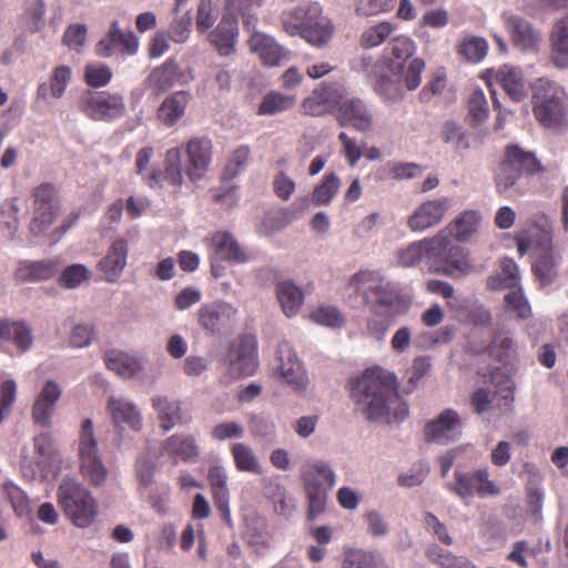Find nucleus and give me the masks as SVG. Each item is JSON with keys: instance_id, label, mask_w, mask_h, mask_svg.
<instances>
[{"instance_id": "obj_1", "label": "nucleus", "mask_w": 568, "mask_h": 568, "mask_svg": "<svg viewBox=\"0 0 568 568\" xmlns=\"http://www.w3.org/2000/svg\"><path fill=\"white\" fill-rule=\"evenodd\" d=\"M357 412L368 420L388 419L390 412L396 420H403L407 407L395 392V377L379 368H368L358 377L351 389Z\"/></svg>"}, {"instance_id": "obj_2", "label": "nucleus", "mask_w": 568, "mask_h": 568, "mask_svg": "<svg viewBox=\"0 0 568 568\" xmlns=\"http://www.w3.org/2000/svg\"><path fill=\"white\" fill-rule=\"evenodd\" d=\"M187 163L183 170L181 163L182 151L180 148L169 149L165 153L164 172L154 170L145 181L151 187L159 185L161 178L172 185L181 186L183 172L192 182L200 181L207 172L212 159V143L205 138H193L186 143Z\"/></svg>"}, {"instance_id": "obj_3", "label": "nucleus", "mask_w": 568, "mask_h": 568, "mask_svg": "<svg viewBox=\"0 0 568 568\" xmlns=\"http://www.w3.org/2000/svg\"><path fill=\"white\" fill-rule=\"evenodd\" d=\"M281 22L287 34L298 36L316 48L326 45L334 34L331 19L323 13V8L317 2L303 3L284 10Z\"/></svg>"}, {"instance_id": "obj_4", "label": "nucleus", "mask_w": 568, "mask_h": 568, "mask_svg": "<svg viewBox=\"0 0 568 568\" xmlns=\"http://www.w3.org/2000/svg\"><path fill=\"white\" fill-rule=\"evenodd\" d=\"M348 286L364 296L366 304L375 314L395 316L400 297L394 284L384 281L377 272L359 271L351 276Z\"/></svg>"}, {"instance_id": "obj_5", "label": "nucleus", "mask_w": 568, "mask_h": 568, "mask_svg": "<svg viewBox=\"0 0 568 568\" xmlns=\"http://www.w3.org/2000/svg\"><path fill=\"white\" fill-rule=\"evenodd\" d=\"M58 501L64 514L79 528H87L98 515V504L77 479L63 478L58 488Z\"/></svg>"}, {"instance_id": "obj_6", "label": "nucleus", "mask_w": 568, "mask_h": 568, "mask_svg": "<svg viewBox=\"0 0 568 568\" xmlns=\"http://www.w3.org/2000/svg\"><path fill=\"white\" fill-rule=\"evenodd\" d=\"M301 479L308 500L312 518L323 513L327 491L336 485V474L329 463L323 459H307L301 468Z\"/></svg>"}, {"instance_id": "obj_7", "label": "nucleus", "mask_w": 568, "mask_h": 568, "mask_svg": "<svg viewBox=\"0 0 568 568\" xmlns=\"http://www.w3.org/2000/svg\"><path fill=\"white\" fill-rule=\"evenodd\" d=\"M534 114L547 128L561 124L566 118V93L554 81L539 79L532 85Z\"/></svg>"}, {"instance_id": "obj_8", "label": "nucleus", "mask_w": 568, "mask_h": 568, "mask_svg": "<svg viewBox=\"0 0 568 568\" xmlns=\"http://www.w3.org/2000/svg\"><path fill=\"white\" fill-rule=\"evenodd\" d=\"M540 165L531 152H526L517 145L506 149L505 158L495 172L496 191L507 195L518 184L521 175L539 171Z\"/></svg>"}, {"instance_id": "obj_9", "label": "nucleus", "mask_w": 568, "mask_h": 568, "mask_svg": "<svg viewBox=\"0 0 568 568\" xmlns=\"http://www.w3.org/2000/svg\"><path fill=\"white\" fill-rule=\"evenodd\" d=\"M78 455L83 478L94 486H102L109 476V470L99 454L93 422L90 418L82 422L78 439Z\"/></svg>"}, {"instance_id": "obj_10", "label": "nucleus", "mask_w": 568, "mask_h": 568, "mask_svg": "<svg viewBox=\"0 0 568 568\" xmlns=\"http://www.w3.org/2000/svg\"><path fill=\"white\" fill-rule=\"evenodd\" d=\"M552 233L551 223L544 219L541 236L536 240V257L532 263L534 275L542 287L555 284L560 276L562 256L552 244Z\"/></svg>"}, {"instance_id": "obj_11", "label": "nucleus", "mask_w": 568, "mask_h": 568, "mask_svg": "<svg viewBox=\"0 0 568 568\" xmlns=\"http://www.w3.org/2000/svg\"><path fill=\"white\" fill-rule=\"evenodd\" d=\"M500 274L488 278V286L493 290L509 288L510 291L505 295L507 310L515 313L518 318L529 317L531 310L519 286L520 275L517 264L514 260L505 257L500 262Z\"/></svg>"}, {"instance_id": "obj_12", "label": "nucleus", "mask_w": 568, "mask_h": 568, "mask_svg": "<svg viewBox=\"0 0 568 568\" xmlns=\"http://www.w3.org/2000/svg\"><path fill=\"white\" fill-rule=\"evenodd\" d=\"M79 109L92 120L111 121L124 115L125 103L118 93L85 91L80 97Z\"/></svg>"}, {"instance_id": "obj_13", "label": "nucleus", "mask_w": 568, "mask_h": 568, "mask_svg": "<svg viewBox=\"0 0 568 568\" xmlns=\"http://www.w3.org/2000/svg\"><path fill=\"white\" fill-rule=\"evenodd\" d=\"M455 481L448 485L450 491L462 499H468L475 495L485 498L497 496L500 490L489 478L487 468L473 471H459L454 474Z\"/></svg>"}, {"instance_id": "obj_14", "label": "nucleus", "mask_w": 568, "mask_h": 568, "mask_svg": "<svg viewBox=\"0 0 568 568\" xmlns=\"http://www.w3.org/2000/svg\"><path fill=\"white\" fill-rule=\"evenodd\" d=\"M33 217L30 231L34 235L43 234L55 221L60 212L57 191L51 184L39 185L33 191Z\"/></svg>"}, {"instance_id": "obj_15", "label": "nucleus", "mask_w": 568, "mask_h": 568, "mask_svg": "<svg viewBox=\"0 0 568 568\" xmlns=\"http://www.w3.org/2000/svg\"><path fill=\"white\" fill-rule=\"evenodd\" d=\"M346 99V90L339 83H322L302 103L305 114L320 116L329 112H338Z\"/></svg>"}, {"instance_id": "obj_16", "label": "nucleus", "mask_w": 568, "mask_h": 568, "mask_svg": "<svg viewBox=\"0 0 568 568\" xmlns=\"http://www.w3.org/2000/svg\"><path fill=\"white\" fill-rule=\"evenodd\" d=\"M139 39L131 30H122L118 20L110 23L106 34L97 43L95 54L110 58L116 53L134 55L139 51Z\"/></svg>"}, {"instance_id": "obj_17", "label": "nucleus", "mask_w": 568, "mask_h": 568, "mask_svg": "<svg viewBox=\"0 0 568 568\" xmlns=\"http://www.w3.org/2000/svg\"><path fill=\"white\" fill-rule=\"evenodd\" d=\"M106 412L118 432L130 430L140 433L143 428V416L139 406L124 396H109Z\"/></svg>"}, {"instance_id": "obj_18", "label": "nucleus", "mask_w": 568, "mask_h": 568, "mask_svg": "<svg viewBox=\"0 0 568 568\" xmlns=\"http://www.w3.org/2000/svg\"><path fill=\"white\" fill-rule=\"evenodd\" d=\"M277 359V372L285 383L295 392L306 390L310 383L307 373L288 343L283 342L278 345Z\"/></svg>"}, {"instance_id": "obj_19", "label": "nucleus", "mask_w": 568, "mask_h": 568, "mask_svg": "<svg viewBox=\"0 0 568 568\" xmlns=\"http://www.w3.org/2000/svg\"><path fill=\"white\" fill-rule=\"evenodd\" d=\"M453 199L442 196L419 204L407 220L413 232H423L439 224L452 209Z\"/></svg>"}, {"instance_id": "obj_20", "label": "nucleus", "mask_w": 568, "mask_h": 568, "mask_svg": "<svg viewBox=\"0 0 568 568\" xmlns=\"http://www.w3.org/2000/svg\"><path fill=\"white\" fill-rule=\"evenodd\" d=\"M463 419L454 409L443 410L436 418L425 426L427 442L448 444L458 440L463 433Z\"/></svg>"}, {"instance_id": "obj_21", "label": "nucleus", "mask_w": 568, "mask_h": 568, "mask_svg": "<svg viewBox=\"0 0 568 568\" xmlns=\"http://www.w3.org/2000/svg\"><path fill=\"white\" fill-rule=\"evenodd\" d=\"M484 78L489 87L499 85L514 102H520L527 95L524 74L517 67L504 64L497 70L488 69Z\"/></svg>"}, {"instance_id": "obj_22", "label": "nucleus", "mask_w": 568, "mask_h": 568, "mask_svg": "<svg viewBox=\"0 0 568 568\" xmlns=\"http://www.w3.org/2000/svg\"><path fill=\"white\" fill-rule=\"evenodd\" d=\"M237 308L231 303L217 301L203 304L197 312L200 325L207 332L221 333L236 321Z\"/></svg>"}, {"instance_id": "obj_23", "label": "nucleus", "mask_w": 568, "mask_h": 568, "mask_svg": "<svg viewBox=\"0 0 568 568\" xmlns=\"http://www.w3.org/2000/svg\"><path fill=\"white\" fill-rule=\"evenodd\" d=\"M336 120L342 126H351L366 133L374 128V116L367 104L358 98H346L339 105Z\"/></svg>"}, {"instance_id": "obj_24", "label": "nucleus", "mask_w": 568, "mask_h": 568, "mask_svg": "<svg viewBox=\"0 0 568 568\" xmlns=\"http://www.w3.org/2000/svg\"><path fill=\"white\" fill-rule=\"evenodd\" d=\"M230 373L240 378L254 374L257 368L256 342L253 336H244L229 354Z\"/></svg>"}, {"instance_id": "obj_25", "label": "nucleus", "mask_w": 568, "mask_h": 568, "mask_svg": "<svg viewBox=\"0 0 568 568\" xmlns=\"http://www.w3.org/2000/svg\"><path fill=\"white\" fill-rule=\"evenodd\" d=\"M436 267L449 276H463L473 270L468 253L459 245L436 246Z\"/></svg>"}, {"instance_id": "obj_26", "label": "nucleus", "mask_w": 568, "mask_h": 568, "mask_svg": "<svg viewBox=\"0 0 568 568\" xmlns=\"http://www.w3.org/2000/svg\"><path fill=\"white\" fill-rule=\"evenodd\" d=\"M505 27L515 45L523 51H536L541 41V32L531 23L516 14H505Z\"/></svg>"}, {"instance_id": "obj_27", "label": "nucleus", "mask_w": 568, "mask_h": 568, "mask_svg": "<svg viewBox=\"0 0 568 568\" xmlns=\"http://www.w3.org/2000/svg\"><path fill=\"white\" fill-rule=\"evenodd\" d=\"M61 394L62 388L57 382L52 379L45 382L32 406V418L36 424L43 427L51 426V418Z\"/></svg>"}, {"instance_id": "obj_28", "label": "nucleus", "mask_w": 568, "mask_h": 568, "mask_svg": "<svg viewBox=\"0 0 568 568\" xmlns=\"http://www.w3.org/2000/svg\"><path fill=\"white\" fill-rule=\"evenodd\" d=\"M227 478V471L222 465H213L209 468L207 479L212 488L214 505L220 511L222 520L232 527Z\"/></svg>"}, {"instance_id": "obj_29", "label": "nucleus", "mask_w": 568, "mask_h": 568, "mask_svg": "<svg viewBox=\"0 0 568 568\" xmlns=\"http://www.w3.org/2000/svg\"><path fill=\"white\" fill-rule=\"evenodd\" d=\"M129 244L124 239L112 242L103 258L98 263L103 278L109 283H115L122 275L128 260Z\"/></svg>"}, {"instance_id": "obj_30", "label": "nucleus", "mask_w": 568, "mask_h": 568, "mask_svg": "<svg viewBox=\"0 0 568 568\" xmlns=\"http://www.w3.org/2000/svg\"><path fill=\"white\" fill-rule=\"evenodd\" d=\"M211 246L215 256L222 261L242 264L252 260V255L240 245L230 232H215L211 236Z\"/></svg>"}, {"instance_id": "obj_31", "label": "nucleus", "mask_w": 568, "mask_h": 568, "mask_svg": "<svg viewBox=\"0 0 568 568\" xmlns=\"http://www.w3.org/2000/svg\"><path fill=\"white\" fill-rule=\"evenodd\" d=\"M104 363L108 369L125 379L136 377L144 369L143 357L119 349L105 352Z\"/></svg>"}, {"instance_id": "obj_32", "label": "nucleus", "mask_w": 568, "mask_h": 568, "mask_svg": "<svg viewBox=\"0 0 568 568\" xmlns=\"http://www.w3.org/2000/svg\"><path fill=\"white\" fill-rule=\"evenodd\" d=\"M161 452L174 463L191 462L200 455V447L193 435L174 434L162 443Z\"/></svg>"}, {"instance_id": "obj_33", "label": "nucleus", "mask_w": 568, "mask_h": 568, "mask_svg": "<svg viewBox=\"0 0 568 568\" xmlns=\"http://www.w3.org/2000/svg\"><path fill=\"white\" fill-rule=\"evenodd\" d=\"M33 343L31 327L24 322L0 321V348L14 345L20 352H27Z\"/></svg>"}, {"instance_id": "obj_34", "label": "nucleus", "mask_w": 568, "mask_h": 568, "mask_svg": "<svg viewBox=\"0 0 568 568\" xmlns=\"http://www.w3.org/2000/svg\"><path fill=\"white\" fill-rule=\"evenodd\" d=\"M237 18L231 14H223L217 27L209 34L210 42L221 55H230L235 48L239 34Z\"/></svg>"}, {"instance_id": "obj_35", "label": "nucleus", "mask_w": 568, "mask_h": 568, "mask_svg": "<svg viewBox=\"0 0 568 568\" xmlns=\"http://www.w3.org/2000/svg\"><path fill=\"white\" fill-rule=\"evenodd\" d=\"M248 40L250 48L257 53L264 64L275 67L286 57V51L271 36L251 30Z\"/></svg>"}, {"instance_id": "obj_36", "label": "nucleus", "mask_w": 568, "mask_h": 568, "mask_svg": "<svg viewBox=\"0 0 568 568\" xmlns=\"http://www.w3.org/2000/svg\"><path fill=\"white\" fill-rule=\"evenodd\" d=\"M415 52L414 41L405 36L396 37L390 40L386 48V64L392 73L404 72V65Z\"/></svg>"}, {"instance_id": "obj_37", "label": "nucleus", "mask_w": 568, "mask_h": 568, "mask_svg": "<svg viewBox=\"0 0 568 568\" xmlns=\"http://www.w3.org/2000/svg\"><path fill=\"white\" fill-rule=\"evenodd\" d=\"M151 404L164 432H170L182 422V404L180 400L164 395H155L151 398Z\"/></svg>"}, {"instance_id": "obj_38", "label": "nucleus", "mask_w": 568, "mask_h": 568, "mask_svg": "<svg viewBox=\"0 0 568 568\" xmlns=\"http://www.w3.org/2000/svg\"><path fill=\"white\" fill-rule=\"evenodd\" d=\"M190 95L185 91H176L168 95L158 109L159 120L166 126L174 125L185 114Z\"/></svg>"}, {"instance_id": "obj_39", "label": "nucleus", "mask_w": 568, "mask_h": 568, "mask_svg": "<svg viewBox=\"0 0 568 568\" xmlns=\"http://www.w3.org/2000/svg\"><path fill=\"white\" fill-rule=\"evenodd\" d=\"M551 61L560 68H568V16L559 19L550 33Z\"/></svg>"}, {"instance_id": "obj_40", "label": "nucleus", "mask_w": 568, "mask_h": 568, "mask_svg": "<svg viewBox=\"0 0 568 568\" xmlns=\"http://www.w3.org/2000/svg\"><path fill=\"white\" fill-rule=\"evenodd\" d=\"M59 271L57 260H42L37 262H21L16 275L24 282H38L52 278Z\"/></svg>"}, {"instance_id": "obj_41", "label": "nucleus", "mask_w": 568, "mask_h": 568, "mask_svg": "<svg viewBox=\"0 0 568 568\" xmlns=\"http://www.w3.org/2000/svg\"><path fill=\"white\" fill-rule=\"evenodd\" d=\"M72 79V71L67 65H59L52 70L49 83L39 84L37 95L39 99L47 100L49 95L60 99L63 97Z\"/></svg>"}, {"instance_id": "obj_42", "label": "nucleus", "mask_w": 568, "mask_h": 568, "mask_svg": "<svg viewBox=\"0 0 568 568\" xmlns=\"http://www.w3.org/2000/svg\"><path fill=\"white\" fill-rule=\"evenodd\" d=\"M436 244V239L413 242L397 252V261L404 267L415 266L424 257L435 256Z\"/></svg>"}, {"instance_id": "obj_43", "label": "nucleus", "mask_w": 568, "mask_h": 568, "mask_svg": "<svg viewBox=\"0 0 568 568\" xmlns=\"http://www.w3.org/2000/svg\"><path fill=\"white\" fill-rule=\"evenodd\" d=\"M235 468L242 473L260 475L263 471L262 464L254 449L246 443L236 442L230 447Z\"/></svg>"}, {"instance_id": "obj_44", "label": "nucleus", "mask_w": 568, "mask_h": 568, "mask_svg": "<svg viewBox=\"0 0 568 568\" xmlns=\"http://www.w3.org/2000/svg\"><path fill=\"white\" fill-rule=\"evenodd\" d=\"M424 169L415 162H386L376 173L379 181L386 180H412L422 175Z\"/></svg>"}, {"instance_id": "obj_45", "label": "nucleus", "mask_w": 568, "mask_h": 568, "mask_svg": "<svg viewBox=\"0 0 568 568\" xmlns=\"http://www.w3.org/2000/svg\"><path fill=\"white\" fill-rule=\"evenodd\" d=\"M277 300L286 316L292 317L297 314L303 305L304 294L302 290L291 281H283L276 286Z\"/></svg>"}, {"instance_id": "obj_46", "label": "nucleus", "mask_w": 568, "mask_h": 568, "mask_svg": "<svg viewBox=\"0 0 568 568\" xmlns=\"http://www.w3.org/2000/svg\"><path fill=\"white\" fill-rule=\"evenodd\" d=\"M296 97L285 94L278 91L267 92L261 100L257 114L263 116H272L294 108Z\"/></svg>"}, {"instance_id": "obj_47", "label": "nucleus", "mask_w": 568, "mask_h": 568, "mask_svg": "<svg viewBox=\"0 0 568 568\" xmlns=\"http://www.w3.org/2000/svg\"><path fill=\"white\" fill-rule=\"evenodd\" d=\"M458 54L469 63H479L488 52L486 39L474 34H464L457 44Z\"/></svg>"}, {"instance_id": "obj_48", "label": "nucleus", "mask_w": 568, "mask_h": 568, "mask_svg": "<svg viewBox=\"0 0 568 568\" xmlns=\"http://www.w3.org/2000/svg\"><path fill=\"white\" fill-rule=\"evenodd\" d=\"M181 77L178 64L173 60H168L161 67L154 69L148 77V81L158 93L171 89Z\"/></svg>"}, {"instance_id": "obj_49", "label": "nucleus", "mask_w": 568, "mask_h": 568, "mask_svg": "<svg viewBox=\"0 0 568 568\" xmlns=\"http://www.w3.org/2000/svg\"><path fill=\"white\" fill-rule=\"evenodd\" d=\"M2 493L12 506L18 517H28L31 515V501L27 494L12 481H6L2 485Z\"/></svg>"}, {"instance_id": "obj_50", "label": "nucleus", "mask_w": 568, "mask_h": 568, "mask_svg": "<svg viewBox=\"0 0 568 568\" xmlns=\"http://www.w3.org/2000/svg\"><path fill=\"white\" fill-rule=\"evenodd\" d=\"M341 187V180L336 173L326 174L322 182L314 189L312 199L316 205H327L334 199Z\"/></svg>"}, {"instance_id": "obj_51", "label": "nucleus", "mask_w": 568, "mask_h": 568, "mask_svg": "<svg viewBox=\"0 0 568 568\" xmlns=\"http://www.w3.org/2000/svg\"><path fill=\"white\" fill-rule=\"evenodd\" d=\"M254 6H258L256 0H229L225 6V13L236 17L240 14L244 27L251 31L255 29L257 17L252 12Z\"/></svg>"}, {"instance_id": "obj_52", "label": "nucleus", "mask_w": 568, "mask_h": 568, "mask_svg": "<svg viewBox=\"0 0 568 568\" xmlns=\"http://www.w3.org/2000/svg\"><path fill=\"white\" fill-rule=\"evenodd\" d=\"M480 214L476 211L463 212L455 222L454 235L459 242L467 241L478 229Z\"/></svg>"}, {"instance_id": "obj_53", "label": "nucleus", "mask_w": 568, "mask_h": 568, "mask_svg": "<svg viewBox=\"0 0 568 568\" xmlns=\"http://www.w3.org/2000/svg\"><path fill=\"white\" fill-rule=\"evenodd\" d=\"M248 427L255 438L272 442L276 437L275 422L265 415L253 414L248 418Z\"/></svg>"}, {"instance_id": "obj_54", "label": "nucleus", "mask_w": 568, "mask_h": 568, "mask_svg": "<svg viewBox=\"0 0 568 568\" xmlns=\"http://www.w3.org/2000/svg\"><path fill=\"white\" fill-rule=\"evenodd\" d=\"M489 116V106L485 93L475 90L468 101V118L473 125L484 123Z\"/></svg>"}, {"instance_id": "obj_55", "label": "nucleus", "mask_w": 568, "mask_h": 568, "mask_svg": "<svg viewBox=\"0 0 568 568\" xmlns=\"http://www.w3.org/2000/svg\"><path fill=\"white\" fill-rule=\"evenodd\" d=\"M394 31V27L389 22H381L367 28L361 36V44L364 48H375L385 42Z\"/></svg>"}, {"instance_id": "obj_56", "label": "nucleus", "mask_w": 568, "mask_h": 568, "mask_svg": "<svg viewBox=\"0 0 568 568\" xmlns=\"http://www.w3.org/2000/svg\"><path fill=\"white\" fill-rule=\"evenodd\" d=\"M310 317L314 323L332 328H338L345 324V317L334 306L317 307L311 313Z\"/></svg>"}, {"instance_id": "obj_57", "label": "nucleus", "mask_w": 568, "mask_h": 568, "mask_svg": "<svg viewBox=\"0 0 568 568\" xmlns=\"http://www.w3.org/2000/svg\"><path fill=\"white\" fill-rule=\"evenodd\" d=\"M91 272L83 264H72L64 268L62 272L59 283L67 288H77L82 283L90 280Z\"/></svg>"}, {"instance_id": "obj_58", "label": "nucleus", "mask_w": 568, "mask_h": 568, "mask_svg": "<svg viewBox=\"0 0 568 568\" xmlns=\"http://www.w3.org/2000/svg\"><path fill=\"white\" fill-rule=\"evenodd\" d=\"M422 523L427 532L432 534L440 542L446 546L453 544V537L449 535L447 526L442 523L436 515L430 511H426L423 515Z\"/></svg>"}, {"instance_id": "obj_59", "label": "nucleus", "mask_w": 568, "mask_h": 568, "mask_svg": "<svg viewBox=\"0 0 568 568\" xmlns=\"http://www.w3.org/2000/svg\"><path fill=\"white\" fill-rule=\"evenodd\" d=\"M429 474V466L419 462L412 466L406 473L398 476L397 483L400 487L413 488L422 485Z\"/></svg>"}, {"instance_id": "obj_60", "label": "nucleus", "mask_w": 568, "mask_h": 568, "mask_svg": "<svg viewBox=\"0 0 568 568\" xmlns=\"http://www.w3.org/2000/svg\"><path fill=\"white\" fill-rule=\"evenodd\" d=\"M245 435V428L235 420H226L216 424L211 432L213 439L224 442L227 439H241Z\"/></svg>"}, {"instance_id": "obj_61", "label": "nucleus", "mask_w": 568, "mask_h": 568, "mask_svg": "<svg viewBox=\"0 0 568 568\" xmlns=\"http://www.w3.org/2000/svg\"><path fill=\"white\" fill-rule=\"evenodd\" d=\"M392 317L373 313L366 323V335L378 343L384 342L387 331L392 325Z\"/></svg>"}, {"instance_id": "obj_62", "label": "nucleus", "mask_w": 568, "mask_h": 568, "mask_svg": "<svg viewBox=\"0 0 568 568\" xmlns=\"http://www.w3.org/2000/svg\"><path fill=\"white\" fill-rule=\"evenodd\" d=\"M425 63L422 59L415 58L404 65V72L393 73L398 75L399 80L405 83L408 90H415L422 82V71Z\"/></svg>"}, {"instance_id": "obj_63", "label": "nucleus", "mask_w": 568, "mask_h": 568, "mask_svg": "<svg viewBox=\"0 0 568 568\" xmlns=\"http://www.w3.org/2000/svg\"><path fill=\"white\" fill-rule=\"evenodd\" d=\"M375 90L383 99L388 101H397L403 97L402 81L389 75L379 77Z\"/></svg>"}, {"instance_id": "obj_64", "label": "nucleus", "mask_w": 568, "mask_h": 568, "mask_svg": "<svg viewBox=\"0 0 568 568\" xmlns=\"http://www.w3.org/2000/svg\"><path fill=\"white\" fill-rule=\"evenodd\" d=\"M442 139L445 143L453 144L458 150H466L469 148L464 129L453 121H448L444 124Z\"/></svg>"}]
</instances>
